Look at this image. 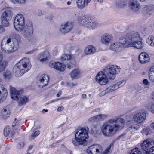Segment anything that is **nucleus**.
Listing matches in <instances>:
<instances>
[{"label": "nucleus", "mask_w": 154, "mask_h": 154, "mask_svg": "<svg viewBox=\"0 0 154 154\" xmlns=\"http://www.w3.org/2000/svg\"><path fill=\"white\" fill-rule=\"evenodd\" d=\"M124 120L122 118L116 120L110 119L102 125L101 131L103 135L107 137L112 136L119 130L124 127Z\"/></svg>", "instance_id": "obj_1"}, {"label": "nucleus", "mask_w": 154, "mask_h": 154, "mask_svg": "<svg viewBox=\"0 0 154 154\" xmlns=\"http://www.w3.org/2000/svg\"><path fill=\"white\" fill-rule=\"evenodd\" d=\"M14 36L15 40L11 41L10 36L5 37L1 45V50L4 53L10 54L17 50L19 45L21 43V37L19 34H12Z\"/></svg>", "instance_id": "obj_2"}, {"label": "nucleus", "mask_w": 154, "mask_h": 154, "mask_svg": "<svg viewBox=\"0 0 154 154\" xmlns=\"http://www.w3.org/2000/svg\"><path fill=\"white\" fill-rule=\"evenodd\" d=\"M31 66L29 57L23 58L13 68L14 75L17 77L22 76L30 69Z\"/></svg>", "instance_id": "obj_3"}, {"label": "nucleus", "mask_w": 154, "mask_h": 154, "mask_svg": "<svg viewBox=\"0 0 154 154\" xmlns=\"http://www.w3.org/2000/svg\"><path fill=\"white\" fill-rule=\"evenodd\" d=\"M126 38L127 47H133L137 49H142L144 47L142 42L139 40L140 38L138 32H131L126 36Z\"/></svg>", "instance_id": "obj_4"}, {"label": "nucleus", "mask_w": 154, "mask_h": 154, "mask_svg": "<svg viewBox=\"0 0 154 154\" xmlns=\"http://www.w3.org/2000/svg\"><path fill=\"white\" fill-rule=\"evenodd\" d=\"M25 19L23 15L18 14L16 16L14 23V25L15 30L21 33L26 31L27 27L31 26L33 27L32 23L31 21L27 22L25 25Z\"/></svg>", "instance_id": "obj_5"}, {"label": "nucleus", "mask_w": 154, "mask_h": 154, "mask_svg": "<svg viewBox=\"0 0 154 154\" xmlns=\"http://www.w3.org/2000/svg\"><path fill=\"white\" fill-rule=\"evenodd\" d=\"M10 92L11 98L18 102L20 105H24L29 100V98L26 96H22L23 94V90H16L14 87L10 86Z\"/></svg>", "instance_id": "obj_6"}, {"label": "nucleus", "mask_w": 154, "mask_h": 154, "mask_svg": "<svg viewBox=\"0 0 154 154\" xmlns=\"http://www.w3.org/2000/svg\"><path fill=\"white\" fill-rule=\"evenodd\" d=\"M111 147V145H110L103 152V148L102 146L98 144H95L89 146L86 151L88 154H107Z\"/></svg>", "instance_id": "obj_7"}, {"label": "nucleus", "mask_w": 154, "mask_h": 154, "mask_svg": "<svg viewBox=\"0 0 154 154\" xmlns=\"http://www.w3.org/2000/svg\"><path fill=\"white\" fill-rule=\"evenodd\" d=\"M27 27L26 30L22 33L23 37L25 39L27 44L30 45H33L37 42V40L34 37H32L33 33V26H29Z\"/></svg>", "instance_id": "obj_8"}, {"label": "nucleus", "mask_w": 154, "mask_h": 154, "mask_svg": "<svg viewBox=\"0 0 154 154\" xmlns=\"http://www.w3.org/2000/svg\"><path fill=\"white\" fill-rule=\"evenodd\" d=\"M89 129L88 127H85L79 129L75 134V137L82 140V145L85 146L87 145V142L85 140L88 137V132Z\"/></svg>", "instance_id": "obj_9"}, {"label": "nucleus", "mask_w": 154, "mask_h": 154, "mask_svg": "<svg viewBox=\"0 0 154 154\" xmlns=\"http://www.w3.org/2000/svg\"><path fill=\"white\" fill-rule=\"evenodd\" d=\"M126 36L124 37H122L119 39V42L114 43L112 44L110 47V49L116 52L121 51L124 48L127 47Z\"/></svg>", "instance_id": "obj_10"}, {"label": "nucleus", "mask_w": 154, "mask_h": 154, "mask_svg": "<svg viewBox=\"0 0 154 154\" xmlns=\"http://www.w3.org/2000/svg\"><path fill=\"white\" fill-rule=\"evenodd\" d=\"M119 71L118 66L110 65L107 66L105 72L109 79L113 80L115 79L116 74Z\"/></svg>", "instance_id": "obj_11"}, {"label": "nucleus", "mask_w": 154, "mask_h": 154, "mask_svg": "<svg viewBox=\"0 0 154 154\" xmlns=\"http://www.w3.org/2000/svg\"><path fill=\"white\" fill-rule=\"evenodd\" d=\"M146 118L145 112H138L135 114L133 119L135 122L138 124H140L145 121Z\"/></svg>", "instance_id": "obj_12"}, {"label": "nucleus", "mask_w": 154, "mask_h": 154, "mask_svg": "<svg viewBox=\"0 0 154 154\" xmlns=\"http://www.w3.org/2000/svg\"><path fill=\"white\" fill-rule=\"evenodd\" d=\"M49 66L51 68H54L59 72H62L66 69V66L60 62H55L52 61L49 63Z\"/></svg>", "instance_id": "obj_13"}, {"label": "nucleus", "mask_w": 154, "mask_h": 154, "mask_svg": "<svg viewBox=\"0 0 154 154\" xmlns=\"http://www.w3.org/2000/svg\"><path fill=\"white\" fill-rule=\"evenodd\" d=\"M96 82L100 85H105L108 81L106 75L103 72H99L96 76Z\"/></svg>", "instance_id": "obj_14"}, {"label": "nucleus", "mask_w": 154, "mask_h": 154, "mask_svg": "<svg viewBox=\"0 0 154 154\" xmlns=\"http://www.w3.org/2000/svg\"><path fill=\"white\" fill-rule=\"evenodd\" d=\"M4 2H2L0 4V8H2L3 12L1 18L11 19L12 17V12L11 9L10 8H4L2 7L4 4Z\"/></svg>", "instance_id": "obj_15"}, {"label": "nucleus", "mask_w": 154, "mask_h": 154, "mask_svg": "<svg viewBox=\"0 0 154 154\" xmlns=\"http://www.w3.org/2000/svg\"><path fill=\"white\" fill-rule=\"evenodd\" d=\"M73 27L72 23L71 22H67L61 25L59 29V31L61 33L65 34L71 31Z\"/></svg>", "instance_id": "obj_16"}, {"label": "nucleus", "mask_w": 154, "mask_h": 154, "mask_svg": "<svg viewBox=\"0 0 154 154\" xmlns=\"http://www.w3.org/2000/svg\"><path fill=\"white\" fill-rule=\"evenodd\" d=\"M49 80V78L47 75L42 74L38 77V83L40 87L42 88L48 84Z\"/></svg>", "instance_id": "obj_17"}, {"label": "nucleus", "mask_w": 154, "mask_h": 154, "mask_svg": "<svg viewBox=\"0 0 154 154\" xmlns=\"http://www.w3.org/2000/svg\"><path fill=\"white\" fill-rule=\"evenodd\" d=\"M91 19L88 16L79 17L78 18V22L82 26L86 27Z\"/></svg>", "instance_id": "obj_18"}, {"label": "nucleus", "mask_w": 154, "mask_h": 154, "mask_svg": "<svg viewBox=\"0 0 154 154\" xmlns=\"http://www.w3.org/2000/svg\"><path fill=\"white\" fill-rule=\"evenodd\" d=\"M8 95V92L7 89L4 86L0 85V103L5 100Z\"/></svg>", "instance_id": "obj_19"}, {"label": "nucleus", "mask_w": 154, "mask_h": 154, "mask_svg": "<svg viewBox=\"0 0 154 154\" xmlns=\"http://www.w3.org/2000/svg\"><path fill=\"white\" fill-rule=\"evenodd\" d=\"M112 38L111 35L107 34H105L101 36L100 41L102 44L107 45L111 42Z\"/></svg>", "instance_id": "obj_20"}, {"label": "nucleus", "mask_w": 154, "mask_h": 154, "mask_svg": "<svg viewBox=\"0 0 154 154\" xmlns=\"http://www.w3.org/2000/svg\"><path fill=\"white\" fill-rule=\"evenodd\" d=\"M139 60L140 63L144 64L149 62L150 58L148 54L145 52H143L139 55Z\"/></svg>", "instance_id": "obj_21"}, {"label": "nucleus", "mask_w": 154, "mask_h": 154, "mask_svg": "<svg viewBox=\"0 0 154 154\" xmlns=\"http://www.w3.org/2000/svg\"><path fill=\"white\" fill-rule=\"evenodd\" d=\"M3 57L2 53L0 52V73L4 71L8 64V61L6 60L2 61Z\"/></svg>", "instance_id": "obj_22"}, {"label": "nucleus", "mask_w": 154, "mask_h": 154, "mask_svg": "<svg viewBox=\"0 0 154 154\" xmlns=\"http://www.w3.org/2000/svg\"><path fill=\"white\" fill-rule=\"evenodd\" d=\"M10 114V111L8 106L3 107L1 111V116L4 119H7Z\"/></svg>", "instance_id": "obj_23"}, {"label": "nucleus", "mask_w": 154, "mask_h": 154, "mask_svg": "<svg viewBox=\"0 0 154 154\" xmlns=\"http://www.w3.org/2000/svg\"><path fill=\"white\" fill-rule=\"evenodd\" d=\"M151 143L149 140H144L141 145L142 149L144 151L148 150L151 145Z\"/></svg>", "instance_id": "obj_24"}, {"label": "nucleus", "mask_w": 154, "mask_h": 154, "mask_svg": "<svg viewBox=\"0 0 154 154\" xmlns=\"http://www.w3.org/2000/svg\"><path fill=\"white\" fill-rule=\"evenodd\" d=\"M49 56V52L47 51H45L39 54V58L41 62L45 61Z\"/></svg>", "instance_id": "obj_25"}, {"label": "nucleus", "mask_w": 154, "mask_h": 154, "mask_svg": "<svg viewBox=\"0 0 154 154\" xmlns=\"http://www.w3.org/2000/svg\"><path fill=\"white\" fill-rule=\"evenodd\" d=\"M95 51V48L93 46L89 45L87 46L85 48L84 52L86 55H91L94 53Z\"/></svg>", "instance_id": "obj_26"}, {"label": "nucleus", "mask_w": 154, "mask_h": 154, "mask_svg": "<svg viewBox=\"0 0 154 154\" xmlns=\"http://www.w3.org/2000/svg\"><path fill=\"white\" fill-rule=\"evenodd\" d=\"M130 7L134 10H137L139 9L140 5L138 3V2L136 0H132L130 3Z\"/></svg>", "instance_id": "obj_27"}, {"label": "nucleus", "mask_w": 154, "mask_h": 154, "mask_svg": "<svg viewBox=\"0 0 154 154\" xmlns=\"http://www.w3.org/2000/svg\"><path fill=\"white\" fill-rule=\"evenodd\" d=\"M98 25V23L97 22L91 18V20L86 27L90 29H94L96 28Z\"/></svg>", "instance_id": "obj_28"}, {"label": "nucleus", "mask_w": 154, "mask_h": 154, "mask_svg": "<svg viewBox=\"0 0 154 154\" xmlns=\"http://www.w3.org/2000/svg\"><path fill=\"white\" fill-rule=\"evenodd\" d=\"M80 73V71L79 69H77L72 71L70 73V75L72 79H73L79 76Z\"/></svg>", "instance_id": "obj_29"}, {"label": "nucleus", "mask_w": 154, "mask_h": 154, "mask_svg": "<svg viewBox=\"0 0 154 154\" xmlns=\"http://www.w3.org/2000/svg\"><path fill=\"white\" fill-rule=\"evenodd\" d=\"M71 58V56L70 55L65 54L61 56V60L63 63H66L69 61Z\"/></svg>", "instance_id": "obj_30"}, {"label": "nucleus", "mask_w": 154, "mask_h": 154, "mask_svg": "<svg viewBox=\"0 0 154 154\" xmlns=\"http://www.w3.org/2000/svg\"><path fill=\"white\" fill-rule=\"evenodd\" d=\"M149 79L154 83V66L152 67L149 70Z\"/></svg>", "instance_id": "obj_31"}, {"label": "nucleus", "mask_w": 154, "mask_h": 154, "mask_svg": "<svg viewBox=\"0 0 154 154\" xmlns=\"http://www.w3.org/2000/svg\"><path fill=\"white\" fill-rule=\"evenodd\" d=\"M76 5L79 9H82L86 7L83 0H77Z\"/></svg>", "instance_id": "obj_32"}, {"label": "nucleus", "mask_w": 154, "mask_h": 154, "mask_svg": "<svg viewBox=\"0 0 154 154\" xmlns=\"http://www.w3.org/2000/svg\"><path fill=\"white\" fill-rule=\"evenodd\" d=\"M72 142L73 144L75 146H78L80 145H82V140L79 139L78 138L75 137V138L72 139Z\"/></svg>", "instance_id": "obj_33"}, {"label": "nucleus", "mask_w": 154, "mask_h": 154, "mask_svg": "<svg viewBox=\"0 0 154 154\" xmlns=\"http://www.w3.org/2000/svg\"><path fill=\"white\" fill-rule=\"evenodd\" d=\"M1 18V23L3 26L7 27L9 26V20L10 19L5 18Z\"/></svg>", "instance_id": "obj_34"}, {"label": "nucleus", "mask_w": 154, "mask_h": 154, "mask_svg": "<svg viewBox=\"0 0 154 154\" xmlns=\"http://www.w3.org/2000/svg\"><path fill=\"white\" fill-rule=\"evenodd\" d=\"M116 85H111L107 88L105 90L107 94L113 91L116 89Z\"/></svg>", "instance_id": "obj_35"}, {"label": "nucleus", "mask_w": 154, "mask_h": 154, "mask_svg": "<svg viewBox=\"0 0 154 154\" xmlns=\"http://www.w3.org/2000/svg\"><path fill=\"white\" fill-rule=\"evenodd\" d=\"M126 83V81L125 80H123L118 82L115 85H116V90L124 86Z\"/></svg>", "instance_id": "obj_36"}, {"label": "nucleus", "mask_w": 154, "mask_h": 154, "mask_svg": "<svg viewBox=\"0 0 154 154\" xmlns=\"http://www.w3.org/2000/svg\"><path fill=\"white\" fill-rule=\"evenodd\" d=\"M3 75L5 79H9L11 77V73L10 71H6L4 73Z\"/></svg>", "instance_id": "obj_37"}, {"label": "nucleus", "mask_w": 154, "mask_h": 154, "mask_svg": "<svg viewBox=\"0 0 154 154\" xmlns=\"http://www.w3.org/2000/svg\"><path fill=\"white\" fill-rule=\"evenodd\" d=\"M98 117V116H97V115L91 117L88 119V122L90 123H93L97 122L99 120Z\"/></svg>", "instance_id": "obj_38"}, {"label": "nucleus", "mask_w": 154, "mask_h": 154, "mask_svg": "<svg viewBox=\"0 0 154 154\" xmlns=\"http://www.w3.org/2000/svg\"><path fill=\"white\" fill-rule=\"evenodd\" d=\"M130 154H141V153L139 149L135 148L131 151Z\"/></svg>", "instance_id": "obj_39"}, {"label": "nucleus", "mask_w": 154, "mask_h": 154, "mask_svg": "<svg viewBox=\"0 0 154 154\" xmlns=\"http://www.w3.org/2000/svg\"><path fill=\"white\" fill-rule=\"evenodd\" d=\"M10 132V129L9 128H5L4 130V134L5 136H7L8 135Z\"/></svg>", "instance_id": "obj_40"}, {"label": "nucleus", "mask_w": 154, "mask_h": 154, "mask_svg": "<svg viewBox=\"0 0 154 154\" xmlns=\"http://www.w3.org/2000/svg\"><path fill=\"white\" fill-rule=\"evenodd\" d=\"M40 134V131H37L35 132L31 136V138L32 139H34L38 135Z\"/></svg>", "instance_id": "obj_41"}, {"label": "nucleus", "mask_w": 154, "mask_h": 154, "mask_svg": "<svg viewBox=\"0 0 154 154\" xmlns=\"http://www.w3.org/2000/svg\"><path fill=\"white\" fill-rule=\"evenodd\" d=\"M97 116H98V118L99 120H103L107 117L106 115L103 114L97 115Z\"/></svg>", "instance_id": "obj_42"}, {"label": "nucleus", "mask_w": 154, "mask_h": 154, "mask_svg": "<svg viewBox=\"0 0 154 154\" xmlns=\"http://www.w3.org/2000/svg\"><path fill=\"white\" fill-rule=\"evenodd\" d=\"M68 62V63L66 64V66H67V68L69 69L72 68L74 65V63L71 62V61H69Z\"/></svg>", "instance_id": "obj_43"}, {"label": "nucleus", "mask_w": 154, "mask_h": 154, "mask_svg": "<svg viewBox=\"0 0 154 154\" xmlns=\"http://www.w3.org/2000/svg\"><path fill=\"white\" fill-rule=\"evenodd\" d=\"M152 38L151 37H150V36H149L148 38L147 41V42L148 43L149 45H151V46H154V43H152V42H151V39Z\"/></svg>", "instance_id": "obj_44"}, {"label": "nucleus", "mask_w": 154, "mask_h": 154, "mask_svg": "<svg viewBox=\"0 0 154 154\" xmlns=\"http://www.w3.org/2000/svg\"><path fill=\"white\" fill-rule=\"evenodd\" d=\"M67 85L69 86L70 87H72L74 86H75L77 85L76 83H73L71 82H69L67 83Z\"/></svg>", "instance_id": "obj_45"}, {"label": "nucleus", "mask_w": 154, "mask_h": 154, "mask_svg": "<svg viewBox=\"0 0 154 154\" xmlns=\"http://www.w3.org/2000/svg\"><path fill=\"white\" fill-rule=\"evenodd\" d=\"M106 94H107L106 91L105 90H103L102 91H101L99 94V96L100 97H102L103 96Z\"/></svg>", "instance_id": "obj_46"}, {"label": "nucleus", "mask_w": 154, "mask_h": 154, "mask_svg": "<svg viewBox=\"0 0 154 154\" xmlns=\"http://www.w3.org/2000/svg\"><path fill=\"white\" fill-rule=\"evenodd\" d=\"M13 1H15L18 3L23 4L25 2L26 0H11Z\"/></svg>", "instance_id": "obj_47"}, {"label": "nucleus", "mask_w": 154, "mask_h": 154, "mask_svg": "<svg viewBox=\"0 0 154 154\" xmlns=\"http://www.w3.org/2000/svg\"><path fill=\"white\" fill-rule=\"evenodd\" d=\"M19 124V122L18 121H16V119L15 118V120L14 122L12 124V126H15L16 125H17Z\"/></svg>", "instance_id": "obj_48"}, {"label": "nucleus", "mask_w": 154, "mask_h": 154, "mask_svg": "<svg viewBox=\"0 0 154 154\" xmlns=\"http://www.w3.org/2000/svg\"><path fill=\"white\" fill-rule=\"evenodd\" d=\"M85 7H87L88 4L90 2L91 0H83Z\"/></svg>", "instance_id": "obj_49"}, {"label": "nucleus", "mask_w": 154, "mask_h": 154, "mask_svg": "<svg viewBox=\"0 0 154 154\" xmlns=\"http://www.w3.org/2000/svg\"><path fill=\"white\" fill-rule=\"evenodd\" d=\"M126 118L127 119V121L128 122H131L132 121V118L130 116H127Z\"/></svg>", "instance_id": "obj_50"}, {"label": "nucleus", "mask_w": 154, "mask_h": 154, "mask_svg": "<svg viewBox=\"0 0 154 154\" xmlns=\"http://www.w3.org/2000/svg\"><path fill=\"white\" fill-rule=\"evenodd\" d=\"M150 154H154V147H152L151 148L149 149Z\"/></svg>", "instance_id": "obj_51"}, {"label": "nucleus", "mask_w": 154, "mask_h": 154, "mask_svg": "<svg viewBox=\"0 0 154 154\" xmlns=\"http://www.w3.org/2000/svg\"><path fill=\"white\" fill-rule=\"evenodd\" d=\"M143 83L144 85H147L149 83V82L148 80L145 79L143 80Z\"/></svg>", "instance_id": "obj_52"}, {"label": "nucleus", "mask_w": 154, "mask_h": 154, "mask_svg": "<svg viewBox=\"0 0 154 154\" xmlns=\"http://www.w3.org/2000/svg\"><path fill=\"white\" fill-rule=\"evenodd\" d=\"M4 31V29L1 25H0V34L2 33Z\"/></svg>", "instance_id": "obj_53"}, {"label": "nucleus", "mask_w": 154, "mask_h": 154, "mask_svg": "<svg viewBox=\"0 0 154 154\" xmlns=\"http://www.w3.org/2000/svg\"><path fill=\"white\" fill-rule=\"evenodd\" d=\"M63 109V106H60L57 109V110L58 111L60 112L62 111Z\"/></svg>", "instance_id": "obj_54"}, {"label": "nucleus", "mask_w": 154, "mask_h": 154, "mask_svg": "<svg viewBox=\"0 0 154 154\" xmlns=\"http://www.w3.org/2000/svg\"><path fill=\"white\" fill-rule=\"evenodd\" d=\"M24 145V144L23 143H21L19 144V147L20 148H21L23 147Z\"/></svg>", "instance_id": "obj_55"}, {"label": "nucleus", "mask_w": 154, "mask_h": 154, "mask_svg": "<svg viewBox=\"0 0 154 154\" xmlns=\"http://www.w3.org/2000/svg\"><path fill=\"white\" fill-rule=\"evenodd\" d=\"M86 97V95L85 94H82L81 95V98L83 99H85Z\"/></svg>", "instance_id": "obj_56"}, {"label": "nucleus", "mask_w": 154, "mask_h": 154, "mask_svg": "<svg viewBox=\"0 0 154 154\" xmlns=\"http://www.w3.org/2000/svg\"><path fill=\"white\" fill-rule=\"evenodd\" d=\"M42 14V11H38V15L39 16H41Z\"/></svg>", "instance_id": "obj_57"}, {"label": "nucleus", "mask_w": 154, "mask_h": 154, "mask_svg": "<svg viewBox=\"0 0 154 154\" xmlns=\"http://www.w3.org/2000/svg\"><path fill=\"white\" fill-rule=\"evenodd\" d=\"M150 37H151V38H152L151 42H152V43H154V37L152 36H150Z\"/></svg>", "instance_id": "obj_58"}, {"label": "nucleus", "mask_w": 154, "mask_h": 154, "mask_svg": "<svg viewBox=\"0 0 154 154\" xmlns=\"http://www.w3.org/2000/svg\"><path fill=\"white\" fill-rule=\"evenodd\" d=\"M61 94V92H60L58 93L56 96L57 97H59Z\"/></svg>", "instance_id": "obj_59"}, {"label": "nucleus", "mask_w": 154, "mask_h": 154, "mask_svg": "<svg viewBox=\"0 0 154 154\" xmlns=\"http://www.w3.org/2000/svg\"><path fill=\"white\" fill-rule=\"evenodd\" d=\"M53 18V16L52 15H51L50 17L49 18H47L48 19L50 20H52Z\"/></svg>", "instance_id": "obj_60"}, {"label": "nucleus", "mask_w": 154, "mask_h": 154, "mask_svg": "<svg viewBox=\"0 0 154 154\" xmlns=\"http://www.w3.org/2000/svg\"><path fill=\"white\" fill-rule=\"evenodd\" d=\"M151 127L152 128L154 129V123H153L151 124Z\"/></svg>", "instance_id": "obj_61"}, {"label": "nucleus", "mask_w": 154, "mask_h": 154, "mask_svg": "<svg viewBox=\"0 0 154 154\" xmlns=\"http://www.w3.org/2000/svg\"><path fill=\"white\" fill-rule=\"evenodd\" d=\"M48 111L47 110V109H43L42 111V112L43 113H44L45 112H47Z\"/></svg>", "instance_id": "obj_62"}, {"label": "nucleus", "mask_w": 154, "mask_h": 154, "mask_svg": "<svg viewBox=\"0 0 154 154\" xmlns=\"http://www.w3.org/2000/svg\"><path fill=\"white\" fill-rule=\"evenodd\" d=\"M32 147H33V146H30L29 147V149H28V150H30L31 149H32Z\"/></svg>", "instance_id": "obj_63"}, {"label": "nucleus", "mask_w": 154, "mask_h": 154, "mask_svg": "<svg viewBox=\"0 0 154 154\" xmlns=\"http://www.w3.org/2000/svg\"><path fill=\"white\" fill-rule=\"evenodd\" d=\"M151 111L152 112L154 113V106H153V107L152 108Z\"/></svg>", "instance_id": "obj_64"}]
</instances>
